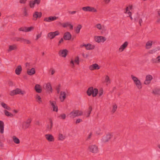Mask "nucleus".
I'll use <instances>...</instances> for the list:
<instances>
[{"mask_svg":"<svg viewBox=\"0 0 160 160\" xmlns=\"http://www.w3.org/2000/svg\"><path fill=\"white\" fill-rule=\"evenodd\" d=\"M152 93L155 94L160 95V88L155 89Z\"/></svg>","mask_w":160,"mask_h":160,"instance_id":"35","label":"nucleus"},{"mask_svg":"<svg viewBox=\"0 0 160 160\" xmlns=\"http://www.w3.org/2000/svg\"><path fill=\"white\" fill-rule=\"evenodd\" d=\"M102 93H103V91H102V89H101L99 91V96L100 97V96H101L102 95Z\"/></svg>","mask_w":160,"mask_h":160,"instance_id":"58","label":"nucleus"},{"mask_svg":"<svg viewBox=\"0 0 160 160\" xmlns=\"http://www.w3.org/2000/svg\"><path fill=\"white\" fill-rule=\"evenodd\" d=\"M75 62L77 63V64L78 65L79 63V58L78 57H76L74 61Z\"/></svg>","mask_w":160,"mask_h":160,"instance_id":"45","label":"nucleus"},{"mask_svg":"<svg viewBox=\"0 0 160 160\" xmlns=\"http://www.w3.org/2000/svg\"><path fill=\"white\" fill-rule=\"evenodd\" d=\"M18 30L20 31L26 32L27 31V27H22L19 28Z\"/></svg>","mask_w":160,"mask_h":160,"instance_id":"43","label":"nucleus"},{"mask_svg":"<svg viewBox=\"0 0 160 160\" xmlns=\"http://www.w3.org/2000/svg\"><path fill=\"white\" fill-rule=\"evenodd\" d=\"M76 12V11H69L68 12V13H70L72 14H75Z\"/></svg>","mask_w":160,"mask_h":160,"instance_id":"62","label":"nucleus"},{"mask_svg":"<svg viewBox=\"0 0 160 160\" xmlns=\"http://www.w3.org/2000/svg\"><path fill=\"white\" fill-rule=\"evenodd\" d=\"M98 89L97 88L93 89V87L89 88L87 91V94L89 96H91L92 94L93 97H95L97 95L98 93Z\"/></svg>","mask_w":160,"mask_h":160,"instance_id":"3","label":"nucleus"},{"mask_svg":"<svg viewBox=\"0 0 160 160\" xmlns=\"http://www.w3.org/2000/svg\"><path fill=\"white\" fill-rule=\"evenodd\" d=\"M22 71V68L20 65L18 66L15 70V73L18 75H19Z\"/></svg>","mask_w":160,"mask_h":160,"instance_id":"25","label":"nucleus"},{"mask_svg":"<svg viewBox=\"0 0 160 160\" xmlns=\"http://www.w3.org/2000/svg\"><path fill=\"white\" fill-rule=\"evenodd\" d=\"M82 121V120L81 119H78L76 120V123H78Z\"/></svg>","mask_w":160,"mask_h":160,"instance_id":"57","label":"nucleus"},{"mask_svg":"<svg viewBox=\"0 0 160 160\" xmlns=\"http://www.w3.org/2000/svg\"><path fill=\"white\" fill-rule=\"evenodd\" d=\"M83 112L79 110H73L69 114L71 118H74L75 117L82 116L83 115Z\"/></svg>","mask_w":160,"mask_h":160,"instance_id":"1","label":"nucleus"},{"mask_svg":"<svg viewBox=\"0 0 160 160\" xmlns=\"http://www.w3.org/2000/svg\"><path fill=\"white\" fill-rule=\"evenodd\" d=\"M25 92L24 91H22L20 89L17 88L15 90H14L11 91L10 94L11 96H14L16 94H20L23 95Z\"/></svg>","mask_w":160,"mask_h":160,"instance_id":"4","label":"nucleus"},{"mask_svg":"<svg viewBox=\"0 0 160 160\" xmlns=\"http://www.w3.org/2000/svg\"><path fill=\"white\" fill-rule=\"evenodd\" d=\"M92 110V107L91 106H90L87 111H85L84 114L87 117H88L89 116Z\"/></svg>","mask_w":160,"mask_h":160,"instance_id":"20","label":"nucleus"},{"mask_svg":"<svg viewBox=\"0 0 160 160\" xmlns=\"http://www.w3.org/2000/svg\"><path fill=\"white\" fill-rule=\"evenodd\" d=\"M142 22V19H140L139 20V23L140 26H141V23Z\"/></svg>","mask_w":160,"mask_h":160,"instance_id":"64","label":"nucleus"},{"mask_svg":"<svg viewBox=\"0 0 160 160\" xmlns=\"http://www.w3.org/2000/svg\"><path fill=\"white\" fill-rule=\"evenodd\" d=\"M4 112L5 113V115L8 117H13V115L12 114L8 112V111L5 110L4 111Z\"/></svg>","mask_w":160,"mask_h":160,"instance_id":"36","label":"nucleus"},{"mask_svg":"<svg viewBox=\"0 0 160 160\" xmlns=\"http://www.w3.org/2000/svg\"><path fill=\"white\" fill-rule=\"evenodd\" d=\"M36 98L37 100V101L39 102V103H40L42 102V101L41 100V98L38 95H37L36 96Z\"/></svg>","mask_w":160,"mask_h":160,"instance_id":"41","label":"nucleus"},{"mask_svg":"<svg viewBox=\"0 0 160 160\" xmlns=\"http://www.w3.org/2000/svg\"><path fill=\"white\" fill-rule=\"evenodd\" d=\"M41 36V34H39L37 35L36 40H38L39 38H40Z\"/></svg>","mask_w":160,"mask_h":160,"instance_id":"61","label":"nucleus"},{"mask_svg":"<svg viewBox=\"0 0 160 160\" xmlns=\"http://www.w3.org/2000/svg\"><path fill=\"white\" fill-rule=\"evenodd\" d=\"M70 64H71V67L72 68H74V61L72 60L70 61Z\"/></svg>","mask_w":160,"mask_h":160,"instance_id":"56","label":"nucleus"},{"mask_svg":"<svg viewBox=\"0 0 160 160\" xmlns=\"http://www.w3.org/2000/svg\"><path fill=\"white\" fill-rule=\"evenodd\" d=\"M27 0H20L19 1L20 3H21L24 4L26 3Z\"/></svg>","mask_w":160,"mask_h":160,"instance_id":"60","label":"nucleus"},{"mask_svg":"<svg viewBox=\"0 0 160 160\" xmlns=\"http://www.w3.org/2000/svg\"><path fill=\"white\" fill-rule=\"evenodd\" d=\"M128 7H127L126 8L125 11L124 12V13L128 14L129 15L128 16L130 17V18L131 20H132V18L131 16L132 13L130 11H129L128 12Z\"/></svg>","mask_w":160,"mask_h":160,"instance_id":"30","label":"nucleus"},{"mask_svg":"<svg viewBox=\"0 0 160 160\" xmlns=\"http://www.w3.org/2000/svg\"><path fill=\"white\" fill-rule=\"evenodd\" d=\"M1 105L2 107L5 109L7 108L8 106L5 103L3 102L2 103Z\"/></svg>","mask_w":160,"mask_h":160,"instance_id":"54","label":"nucleus"},{"mask_svg":"<svg viewBox=\"0 0 160 160\" xmlns=\"http://www.w3.org/2000/svg\"><path fill=\"white\" fill-rule=\"evenodd\" d=\"M23 38H16L15 39V40L17 41H20L21 42H22L23 40Z\"/></svg>","mask_w":160,"mask_h":160,"instance_id":"47","label":"nucleus"},{"mask_svg":"<svg viewBox=\"0 0 160 160\" xmlns=\"http://www.w3.org/2000/svg\"><path fill=\"white\" fill-rule=\"evenodd\" d=\"M31 122V120L30 119H28L26 122H24L22 124V129H26L28 128Z\"/></svg>","mask_w":160,"mask_h":160,"instance_id":"10","label":"nucleus"},{"mask_svg":"<svg viewBox=\"0 0 160 160\" xmlns=\"http://www.w3.org/2000/svg\"><path fill=\"white\" fill-rule=\"evenodd\" d=\"M46 88L48 92H52V88L51 85L50 83H48L46 84Z\"/></svg>","mask_w":160,"mask_h":160,"instance_id":"29","label":"nucleus"},{"mask_svg":"<svg viewBox=\"0 0 160 160\" xmlns=\"http://www.w3.org/2000/svg\"><path fill=\"white\" fill-rule=\"evenodd\" d=\"M117 108V105L116 104L112 106V112L114 113L116 111Z\"/></svg>","mask_w":160,"mask_h":160,"instance_id":"42","label":"nucleus"},{"mask_svg":"<svg viewBox=\"0 0 160 160\" xmlns=\"http://www.w3.org/2000/svg\"><path fill=\"white\" fill-rule=\"evenodd\" d=\"M92 136V133L91 132H90L89 134L88 135V136L86 140H88L90 138H91Z\"/></svg>","mask_w":160,"mask_h":160,"instance_id":"55","label":"nucleus"},{"mask_svg":"<svg viewBox=\"0 0 160 160\" xmlns=\"http://www.w3.org/2000/svg\"><path fill=\"white\" fill-rule=\"evenodd\" d=\"M68 52V51L66 49H64L62 50H60L58 53L59 55L60 56L65 57Z\"/></svg>","mask_w":160,"mask_h":160,"instance_id":"15","label":"nucleus"},{"mask_svg":"<svg viewBox=\"0 0 160 160\" xmlns=\"http://www.w3.org/2000/svg\"><path fill=\"white\" fill-rule=\"evenodd\" d=\"M152 79L153 77L152 75L149 74L147 75L146 77L144 84L145 85L149 84Z\"/></svg>","mask_w":160,"mask_h":160,"instance_id":"9","label":"nucleus"},{"mask_svg":"<svg viewBox=\"0 0 160 160\" xmlns=\"http://www.w3.org/2000/svg\"><path fill=\"white\" fill-rule=\"evenodd\" d=\"M132 79L138 89H141L142 88V84L139 80L136 77L133 75L131 76Z\"/></svg>","mask_w":160,"mask_h":160,"instance_id":"2","label":"nucleus"},{"mask_svg":"<svg viewBox=\"0 0 160 160\" xmlns=\"http://www.w3.org/2000/svg\"><path fill=\"white\" fill-rule=\"evenodd\" d=\"M60 89V85H59L56 88V90H57L58 93H59Z\"/></svg>","mask_w":160,"mask_h":160,"instance_id":"53","label":"nucleus"},{"mask_svg":"<svg viewBox=\"0 0 160 160\" xmlns=\"http://www.w3.org/2000/svg\"><path fill=\"white\" fill-rule=\"evenodd\" d=\"M94 40L96 42L98 43L103 42L106 40V38L102 36H95Z\"/></svg>","mask_w":160,"mask_h":160,"instance_id":"7","label":"nucleus"},{"mask_svg":"<svg viewBox=\"0 0 160 160\" xmlns=\"http://www.w3.org/2000/svg\"><path fill=\"white\" fill-rule=\"evenodd\" d=\"M59 98L61 102L64 101L66 98V93L64 92H61Z\"/></svg>","mask_w":160,"mask_h":160,"instance_id":"19","label":"nucleus"},{"mask_svg":"<svg viewBox=\"0 0 160 160\" xmlns=\"http://www.w3.org/2000/svg\"><path fill=\"white\" fill-rule=\"evenodd\" d=\"M12 139L14 142L16 144H19L20 142L19 139L16 137L15 136L12 137Z\"/></svg>","mask_w":160,"mask_h":160,"instance_id":"33","label":"nucleus"},{"mask_svg":"<svg viewBox=\"0 0 160 160\" xmlns=\"http://www.w3.org/2000/svg\"><path fill=\"white\" fill-rule=\"evenodd\" d=\"M66 137L65 136H63L62 134H59L58 137V139L60 141H63L65 138Z\"/></svg>","mask_w":160,"mask_h":160,"instance_id":"37","label":"nucleus"},{"mask_svg":"<svg viewBox=\"0 0 160 160\" xmlns=\"http://www.w3.org/2000/svg\"><path fill=\"white\" fill-rule=\"evenodd\" d=\"M35 4L38 5L41 2V0H33Z\"/></svg>","mask_w":160,"mask_h":160,"instance_id":"51","label":"nucleus"},{"mask_svg":"<svg viewBox=\"0 0 160 160\" xmlns=\"http://www.w3.org/2000/svg\"><path fill=\"white\" fill-rule=\"evenodd\" d=\"M50 104L53 109V111L56 112H58V107L55 101H49Z\"/></svg>","mask_w":160,"mask_h":160,"instance_id":"11","label":"nucleus"},{"mask_svg":"<svg viewBox=\"0 0 160 160\" xmlns=\"http://www.w3.org/2000/svg\"><path fill=\"white\" fill-rule=\"evenodd\" d=\"M35 4L33 0L30 1L29 2V6L31 8H34Z\"/></svg>","mask_w":160,"mask_h":160,"instance_id":"38","label":"nucleus"},{"mask_svg":"<svg viewBox=\"0 0 160 160\" xmlns=\"http://www.w3.org/2000/svg\"><path fill=\"white\" fill-rule=\"evenodd\" d=\"M152 42L151 41H149L147 42L146 45V48L147 49H149L151 48L152 45Z\"/></svg>","mask_w":160,"mask_h":160,"instance_id":"28","label":"nucleus"},{"mask_svg":"<svg viewBox=\"0 0 160 160\" xmlns=\"http://www.w3.org/2000/svg\"><path fill=\"white\" fill-rule=\"evenodd\" d=\"M28 74L29 75H32L35 73V69L34 68H32L30 69H28L27 71Z\"/></svg>","mask_w":160,"mask_h":160,"instance_id":"21","label":"nucleus"},{"mask_svg":"<svg viewBox=\"0 0 160 160\" xmlns=\"http://www.w3.org/2000/svg\"><path fill=\"white\" fill-rule=\"evenodd\" d=\"M4 123L3 121L0 120V132L2 134L4 132Z\"/></svg>","mask_w":160,"mask_h":160,"instance_id":"24","label":"nucleus"},{"mask_svg":"<svg viewBox=\"0 0 160 160\" xmlns=\"http://www.w3.org/2000/svg\"><path fill=\"white\" fill-rule=\"evenodd\" d=\"M69 24L70 23L69 22H66L64 23H62L61 25L62 26L63 28H66L69 26Z\"/></svg>","mask_w":160,"mask_h":160,"instance_id":"44","label":"nucleus"},{"mask_svg":"<svg viewBox=\"0 0 160 160\" xmlns=\"http://www.w3.org/2000/svg\"><path fill=\"white\" fill-rule=\"evenodd\" d=\"M42 13L41 12H35L33 15V20H36L38 18H40L42 16Z\"/></svg>","mask_w":160,"mask_h":160,"instance_id":"14","label":"nucleus"},{"mask_svg":"<svg viewBox=\"0 0 160 160\" xmlns=\"http://www.w3.org/2000/svg\"><path fill=\"white\" fill-rule=\"evenodd\" d=\"M156 52V50L154 49L151 50L149 51V53L150 54H153Z\"/></svg>","mask_w":160,"mask_h":160,"instance_id":"52","label":"nucleus"},{"mask_svg":"<svg viewBox=\"0 0 160 160\" xmlns=\"http://www.w3.org/2000/svg\"><path fill=\"white\" fill-rule=\"evenodd\" d=\"M17 48V46L15 45H10L9 46V49L8 50V52H10L12 50H15Z\"/></svg>","mask_w":160,"mask_h":160,"instance_id":"31","label":"nucleus"},{"mask_svg":"<svg viewBox=\"0 0 160 160\" xmlns=\"http://www.w3.org/2000/svg\"><path fill=\"white\" fill-rule=\"evenodd\" d=\"M34 29V28L33 27H27V32H30L31 31L33 30Z\"/></svg>","mask_w":160,"mask_h":160,"instance_id":"46","label":"nucleus"},{"mask_svg":"<svg viewBox=\"0 0 160 160\" xmlns=\"http://www.w3.org/2000/svg\"><path fill=\"white\" fill-rule=\"evenodd\" d=\"M24 11L23 12V14L24 16L26 17H27L28 16V13L27 12V9L26 8H24Z\"/></svg>","mask_w":160,"mask_h":160,"instance_id":"50","label":"nucleus"},{"mask_svg":"<svg viewBox=\"0 0 160 160\" xmlns=\"http://www.w3.org/2000/svg\"><path fill=\"white\" fill-rule=\"evenodd\" d=\"M71 35L69 32H67L64 33L63 35V38L66 40H69L71 39Z\"/></svg>","mask_w":160,"mask_h":160,"instance_id":"17","label":"nucleus"},{"mask_svg":"<svg viewBox=\"0 0 160 160\" xmlns=\"http://www.w3.org/2000/svg\"><path fill=\"white\" fill-rule=\"evenodd\" d=\"M88 46V44H83V45H81L80 46V47L82 48L83 47H85L86 48V49L87 48V46Z\"/></svg>","mask_w":160,"mask_h":160,"instance_id":"59","label":"nucleus"},{"mask_svg":"<svg viewBox=\"0 0 160 160\" xmlns=\"http://www.w3.org/2000/svg\"><path fill=\"white\" fill-rule=\"evenodd\" d=\"M105 82L107 83V84H109L110 83V78L107 75L105 77Z\"/></svg>","mask_w":160,"mask_h":160,"instance_id":"40","label":"nucleus"},{"mask_svg":"<svg viewBox=\"0 0 160 160\" xmlns=\"http://www.w3.org/2000/svg\"><path fill=\"white\" fill-rule=\"evenodd\" d=\"M58 18V17L56 16H50L48 18H45L44 19V21L46 22H50L56 20Z\"/></svg>","mask_w":160,"mask_h":160,"instance_id":"12","label":"nucleus"},{"mask_svg":"<svg viewBox=\"0 0 160 160\" xmlns=\"http://www.w3.org/2000/svg\"><path fill=\"white\" fill-rule=\"evenodd\" d=\"M58 117L60 119L64 120L66 118V115L64 113H62L58 116Z\"/></svg>","mask_w":160,"mask_h":160,"instance_id":"39","label":"nucleus"},{"mask_svg":"<svg viewBox=\"0 0 160 160\" xmlns=\"http://www.w3.org/2000/svg\"><path fill=\"white\" fill-rule=\"evenodd\" d=\"M112 136V135L111 134H107L106 137H104L102 138L103 141L104 142H108L109 140L111 138Z\"/></svg>","mask_w":160,"mask_h":160,"instance_id":"22","label":"nucleus"},{"mask_svg":"<svg viewBox=\"0 0 160 160\" xmlns=\"http://www.w3.org/2000/svg\"><path fill=\"white\" fill-rule=\"evenodd\" d=\"M95 47V46L94 45L88 43L86 49L87 50H92Z\"/></svg>","mask_w":160,"mask_h":160,"instance_id":"32","label":"nucleus"},{"mask_svg":"<svg viewBox=\"0 0 160 160\" xmlns=\"http://www.w3.org/2000/svg\"><path fill=\"white\" fill-rule=\"evenodd\" d=\"M96 27L99 30H101L102 27L100 24H97L96 25Z\"/></svg>","mask_w":160,"mask_h":160,"instance_id":"48","label":"nucleus"},{"mask_svg":"<svg viewBox=\"0 0 160 160\" xmlns=\"http://www.w3.org/2000/svg\"><path fill=\"white\" fill-rule=\"evenodd\" d=\"M82 9L83 11L86 12H97V10L95 8L90 6L83 7L82 8Z\"/></svg>","mask_w":160,"mask_h":160,"instance_id":"5","label":"nucleus"},{"mask_svg":"<svg viewBox=\"0 0 160 160\" xmlns=\"http://www.w3.org/2000/svg\"><path fill=\"white\" fill-rule=\"evenodd\" d=\"M88 148L89 151L93 153H97L98 151V147L95 145H90Z\"/></svg>","mask_w":160,"mask_h":160,"instance_id":"6","label":"nucleus"},{"mask_svg":"<svg viewBox=\"0 0 160 160\" xmlns=\"http://www.w3.org/2000/svg\"><path fill=\"white\" fill-rule=\"evenodd\" d=\"M23 40V41L22 42H24V43L28 44H29L31 43V42L28 40H27L24 38Z\"/></svg>","mask_w":160,"mask_h":160,"instance_id":"49","label":"nucleus"},{"mask_svg":"<svg viewBox=\"0 0 160 160\" xmlns=\"http://www.w3.org/2000/svg\"><path fill=\"white\" fill-rule=\"evenodd\" d=\"M35 89L36 92L38 93H41L42 92V89L39 84H36L35 87Z\"/></svg>","mask_w":160,"mask_h":160,"instance_id":"26","label":"nucleus"},{"mask_svg":"<svg viewBox=\"0 0 160 160\" xmlns=\"http://www.w3.org/2000/svg\"><path fill=\"white\" fill-rule=\"evenodd\" d=\"M100 68V66L97 63L93 64L89 67V69L91 71L98 70Z\"/></svg>","mask_w":160,"mask_h":160,"instance_id":"16","label":"nucleus"},{"mask_svg":"<svg viewBox=\"0 0 160 160\" xmlns=\"http://www.w3.org/2000/svg\"><path fill=\"white\" fill-rule=\"evenodd\" d=\"M59 34L60 33L58 31H57L54 32H49L48 34V36L50 39H52L54 38L56 36L59 35Z\"/></svg>","mask_w":160,"mask_h":160,"instance_id":"8","label":"nucleus"},{"mask_svg":"<svg viewBox=\"0 0 160 160\" xmlns=\"http://www.w3.org/2000/svg\"><path fill=\"white\" fill-rule=\"evenodd\" d=\"M128 42H125L119 48L118 51L119 52H122L128 46Z\"/></svg>","mask_w":160,"mask_h":160,"instance_id":"13","label":"nucleus"},{"mask_svg":"<svg viewBox=\"0 0 160 160\" xmlns=\"http://www.w3.org/2000/svg\"><path fill=\"white\" fill-rule=\"evenodd\" d=\"M82 28V26L80 24H79L76 27V28L75 29V31L76 32V33H78L79 32L80 29Z\"/></svg>","mask_w":160,"mask_h":160,"instance_id":"34","label":"nucleus"},{"mask_svg":"<svg viewBox=\"0 0 160 160\" xmlns=\"http://www.w3.org/2000/svg\"><path fill=\"white\" fill-rule=\"evenodd\" d=\"M49 121L50 123V125H48L47 127V130L48 131H50L52 128L53 126V122L51 119H49Z\"/></svg>","mask_w":160,"mask_h":160,"instance_id":"27","label":"nucleus"},{"mask_svg":"<svg viewBox=\"0 0 160 160\" xmlns=\"http://www.w3.org/2000/svg\"><path fill=\"white\" fill-rule=\"evenodd\" d=\"M152 63H158L160 62V55L158 56L156 58H152L151 60Z\"/></svg>","mask_w":160,"mask_h":160,"instance_id":"23","label":"nucleus"},{"mask_svg":"<svg viewBox=\"0 0 160 160\" xmlns=\"http://www.w3.org/2000/svg\"><path fill=\"white\" fill-rule=\"evenodd\" d=\"M63 40L62 38L60 40V41H59L58 45H59V44L62 42H63Z\"/></svg>","mask_w":160,"mask_h":160,"instance_id":"63","label":"nucleus"},{"mask_svg":"<svg viewBox=\"0 0 160 160\" xmlns=\"http://www.w3.org/2000/svg\"><path fill=\"white\" fill-rule=\"evenodd\" d=\"M45 138L49 142H52L54 141V138L51 134H47L45 135Z\"/></svg>","mask_w":160,"mask_h":160,"instance_id":"18","label":"nucleus"}]
</instances>
